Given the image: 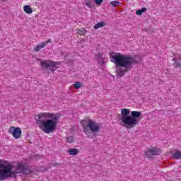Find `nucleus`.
<instances>
[{
	"label": "nucleus",
	"instance_id": "nucleus-1",
	"mask_svg": "<svg viewBox=\"0 0 181 181\" xmlns=\"http://www.w3.org/2000/svg\"><path fill=\"white\" fill-rule=\"evenodd\" d=\"M110 57L112 63L117 66L116 73L118 77H122L127 69L134 68V64H136L138 61L129 55H124L117 52L110 53Z\"/></svg>",
	"mask_w": 181,
	"mask_h": 181
},
{
	"label": "nucleus",
	"instance_id": "nucleus-2",
	"mask_svg": "<svg viewBox=\"0 0 181 181\" xmlns=\"http://www.w3.org/2000/svg\"><path fill=\"white\" fill-rule=\"evenodd\" d=\"M60 119L59 113L41 112L37 115L36 124L45 134H52L56 130Z\"/></svg>",
	"mask_w": 181,
	"mask_h": 181
},
{
	"label": "nucleus",
	"instance_id": "nucleus-3",
	"mask_svg": "<svg viewBox=\"0 0 181 181\" xmlns=\"http://www.w3.org/2000/svg\"><path fill=\"white\" fill-rule=\"evenodd\" d=\"M13 169V165L12 164L9 163L4 164L2 163V160H0V181L13 177V176H16L17 173H25L26 167L22 163H18L16 170H12Z\"/></svg>",
	"mask_w": 181,
	"mask_h": 181
},
{
	"label": "nucleus",
	"instance_id": "nucleus-4",
	"mask_svg": "<svg viewBox=\"0 0 181 181\" xmlns=\"http://www.w3.org/2000/svg\"><path fill=\"white\" fill-rule=\"evenodd\" d=\"M142 112L138 111H132L131 115H129V109H122V122L124 124V127L129 129L131 128H135L139 120L138 118L141 117Z\"/></svg>",
	"mask_w": 181,
	"mask_h": 181
},
{
	"label": "nucleus",
	"instance_id": "nucleus-5",
	"mask_svg": "<svg viewBox=\"0 0 181 181\" xmlns=\"http://www.w3.org/2000/svg\"><path fill=\"white\" fill-rule=\"evenodd\" d=\"M83 128V132L86 133L88 138H94L95 132H100V126L93 120H83L81 122Z\"/></svg>",
	"mask_w": 181,
	"mask_h": 181
},
{
	"label": "nucleus",
	"instance_id": "nucleus-6",
	"mask_svg": "<svg viewBox=\"0 0 181 181\" xmlns=\"http://www.w3.org/2000/svg\"><path fill=\"white\" fill-rule=\"evenodd\" d=\"M40 64L42 69H50L51 71H54L57 69V66L60 64V62L45 60L42 61Z\"/></svg>",
	"mask_w": 181,
	"mask_h": 181
},
{
	"label": "nucleus",
	"instance_id": "nucleus-7",
	"mask_svg": "<svg viewBox=\"0 0 181 181\" xmlns=\"http://www.w3.org/2000/svg\"><path fill=\"white\" fill-rule=\"evenodd\" d=\"M160 153V149H159L156 147L148 148L145 151V155H146V158H152V156L159 155Z\"/></svg>",
	"mask_w": 181,
	"mask_h": 181
},
{
	"label": "nucleus",
	"instance_id": "nucleus-8",
	"mask_svg": "<svg viewBox=\"0 0 181 181\" xmlns=\"http://www.w3.org/2000/svg\"><path fill=\"white\" fill-rule=\"evenodd\" d=\"M8 134L13 135L16 139H18L22 136V130L19 127L15 128V127H11L8 129Z\"/></svg>",
	"mask_w": 181,
	"mask_h": 181
},
{
	"label": "nucleus",
	"instance_id": "nucleus-9",
	"mask_svg": "<svg viewBox=\"0 0 181 181\" xmlns=\"http://www.w3.org/2000/svg\"><path fill=\"white\" fill-rule=\"evenodd\" d=\"M23 10L25 12V13H28V15H30L33 12V10L32 8H30V6L29 5H25L23 7Z\"/></svg>",
	"mask_w": 181,
	"mask_h": 181
},
{
	"label": "nucleus",
	"instance_id": "nucleus-10",
	"mask_svg": "<svg viewBox=\"0 0 181 181\" xmlns=\"http://www.w3.org/2000/svg\"><path fill=\"white\" fill-rule=\"evenodd\" d=\"M105 22L102 21L100 23H96L94 26H93V29H95V30H97V29H100V28H104V26H105Z\"/></svg>",
	"mask_w": 181,
	"mask_h": 181
},
{
	"label": "nucleus",
	"instance_id": "nucleus-11",
	"mask_svg": "<svg viewBox=\"0 0 181 181\" xmlns=\"http://www.w3.org/2000/svg\"><path fill=\"white\" fill-rule=\"evenodd\" d=\"M173 159H181V151H176L172 155Z\"/></svg>",
	"mask_w": 181,
	"mask_h": 181
},
{
	"label": "nucleus",
	"instance_id": "nucleus-12",
	"mask_svg": "<svg viewBox=\"0 0 181 181\" xmlns=\"http://www.w3.org/2000/svg\"><path fill=\"white\" fill-rule=\"evenodd\" d=\"M45 46H46V43L41 42L40 45L35 47L34 50H35V52H40V50L41 49H43V47H45Z\"/></svg>",
	"mask_w": 181,
	"mask_h": 181
},
{
	"label": "nucleus",
	"instance_id": "nucleus-13",
	"mask_svg": "<svg viewBox=\"0 0 181 181\" xmlns=\"http://www.w3.org/2000/svg\"><path fill=\"white\" fill-rule=\"evenodd\" d=\"M68 152H69L71 155L76 156V155H77V153H78V149H76V148H69V149L68 150Z\"/></svg>",
	"mask_w": 181,
	"mask_h": 181
},
{
	"label": "nucleus",
	"instance_id": "nucleus-14",
	"mask_svg": "<svg viewBox=\"0 0 181 181\" xmlns=\"http://www.w3.org/2000/svg\"><path fill=\"white\" fill-rule=\"evenodd\" d=\"M144 12H146V8L144 7L142 9H139L136 11V15H138L139 16L142 15Z\"/></svg>",
	"mask_w": 181,
	"mask_h": 181
},
{
	"label": "nucleus",
	"instance_id": "nucleus-15",
	"mask_svg": "<svg viewBox=\"0 0 181 181\" xmlns=\"http://www.w3.org/2000/svg\"><path fill=\"white\" fill-rule=\"evenodd\" d=\"M73 141H74V137H73V136L66 137V142L69 144H73Z\"/></svg>",
	"mask_w": 181,
	"mask_h": 181
},
{
	"label": "nucleus",
	"instance_id": "nucleus-16",
	"mask_svg": "<svg viewBox=\"0 0 181 181\" xmlns=\"http://www.w3.org/2000/svg\"><path fill=\"white\" fill-rule=\"evenodd\" d=\"M74 88H76V90H78V88H80V87H81V83H80V82H76V83L74 84Z\"/></svg>",
	"mask_w": 181,
	"mask_h": 181
},
{
	"label": "nucleus",
	"instance_id": "nucleus-17",
	"mask_svg": "<svg viewBox=\"0 0 181 181\" xmlns=\"http://www.w3.org/2000/svg\"><path fill=\"white\" fill-rule=\"evenodd\" d=\"M111 5H112V6H118V5H119V1H112Z\"/></svg>",
	"mask_w": 181,
	"mask_h": 181
},
{
	"label": "nucleus",
	"instance_id": "nucleus-18",
	"mask_svg": "<svg viewBox=\"0 0 181 181\" xmlns=\"http://www.w3.org/2000/svg\"><path fill=\"white\" fill-rule=\"evenodd\" d=\"M94 2L96 5H101L104 2V0H94Z\"/></svg>",
	"mask_w": 181,
	"mask_h": 181
},
{
	"label": "nucleus",
	"instance_id": "nucleus-19",
	"mask_svg": "<svg viewBox=\"0 0 181 181\" xmlns=\"http://www.w3.org/2000/svg\"><path fill=\"white\" fill-rule=\"evenodd\" d=\"M86 33V30L83 29V30H81V29H78V35H84V33Z\"/></svg>",
	"mask_w": 181,
	"mask_h": 181
},
{
	"label": "nucleus",
	"instance_id": "nucleus-20",
	"mask_svg": "<svg viewBox=\"0 0 181 181\" xmlns=\"http://www.w3.org/2000/svg\"><path fill=\"white\" fill-rule=\"evenodd\" d=\"M86 5L88 6V8H91V3L89 1H86Z\"/></svg>",
	"mask_w": 181,
	"mask_h": 181
},
{
	"label": "nucleus",
	"instance_id": "nucleus-21",
	"mask_svg": "<svg viewBox=\"0 0 181 181\" xmlns=\"http://www.w3.org/2000/svg\"><path fill=\"white\" fill-rule=\"evenodd\" d=\"M50 42H52V40L50 39H48L45 43V45H47L48 43H50Z\"/></svg>",
	"mask_w": 181,
	"mask_h": 181
},
{
	"label": "nucleus",
	"instance_id": "nucleus-22",
	"mask_svg": "<svg viewBox=\"0 0 181 181\" xmlns=\"http://www.w3.org/2000/svg\"><path fill=\"white\" fill-rule=\"evenodd\" d=\"M1 2H6L8 0H0Z\"/></svg>",
	"mask_w": 181,
	"mask_h": 181
},
{
	"label": "nucleus",
	"instance_id": "nucleus-23",
	"mask_svg": "<svg viewBox=\"0 0 181 181\" xmlns=\"http://www.w3.org/2000/svg\"><path fill=\"white\" fill-rule=\"evenodd\" d=\"M100 54H98L97 55V57H100Z\"/></svg>",
	"mask_w": 181,
	"mask_h": 181
}]
</instances>
